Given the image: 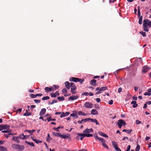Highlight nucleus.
<instances>
[{
    "instance_id": "nucleus-26",
    "label": "nucleus",
    "mask_w": 151,
    "mask_h": 151,
    "mask_svg": "<svg viewBox=\"0 0 151 151\" xmlns=\"http://www.w3.org/2000/svg\"><path fill=\"white\" fill-rule=\"evenodd\" d=\"M68 135H69V136H68V135H62L61 134H60V137H61L62 138H64V139L68 138H69L70 135L69 134H68Z\"/></svg>"
},
{
    "instance_id": "nucleus-19",
    "label": "nucleus",
    "mask_w": 151,
    "mask_h": 151,
    "mask_svg": "<svg viewBox=\"0 0 151 151\" xmlns=\"http://www.w3.org/2000/svg\"><path fill=\"white\" fill-rule=\"evenodd\" d=\"M91 114L94 115L98 114V112L96 109H92L91 111Z\"/></svg>"
},
{
    "instance_id": "nucleus-57",
    "label": "nucleus",
    "mask_w": 151,
    "mask_h": 151,
    "mask_svg": "<svg viewBox=\"0 0 151 151\" xmlns=\"http://www.w3.org/2000/svg\"><path fill=\"white\" fill-rule=\"evenodd\" d=\"M114 148L116 151H121V150L117 146Z\"/></svg>"
},
{
    "instance_id": "nucleus-11",
    "label": "nucleus",
    "mask_w": 151,
    "mask_h": 151,
    "mask_svg": "<svg viewBox=\"0 0 151 151\" xmlns=\"http://www.w3.org/2000/svg\"><path fill=\"white\" fill-rule=\"evenodd\" d=\"M93 131L92 129H86L83 131V133H88L91 132H92Z\"/></svg>"
},
{
    "instance_id": "nucleus-44",
    "label": "nucleus",
    "mask_w": 151,
    "mask_h": 151,
    "mask_svg": "<svg viewBox=\"0 0 151 151\" xmlns=\"http://www.w3.org/2000/svg\"><path fill=\"white\" fill-rule=\"evenodd\" d=\"M140 146L138 144H137V146L135 148V151H139L140 150Z\"/></svg>"
},
{
    "instance_id": "nucleus-64",
    "label": "nucleus",
    "mask_w": 151,
    "mask_h": 151,
    "mask_svg": "<svg viewBox=\"0 0 151 151\" xmlns=\"http://www.w3.org/2000/svg\"><path fill=\"white\" fill-rule=\"evenodd\" d=\"M78 151H88L86 149H82L78 150Z\"/></svg>"
},
{
    "instance_id": "nucleus-45",
    "label": "nucleus",
    "mask_w": 151,
    "mask_h": 151,
    "mask_svg": "<svg viewBox=\"0 0 151 151\" xmlns=\"http://www.w3.org/2000/svg\"><path fill=\"white\" fill-rule=\"evenodd\" d=\"M50 99V97L48 96H46L44 97H43L42 99V100H47Z\"/></svg>"
},
{
    "instance_id": "nucleus-27",
    "label": "nucleus",
    "mask_w": 151,
    "mask_h": 151,
    "mask_svg": "<svg viewBox=\"0 0 151 151\" xmlns=\"http://www.w3.org/2000/svg\"><path fill=\"white\" fill-rule=\"evenodd\" d=\"M132 131V129L127 130V129H124L123 130V132H125L127 133L128 134H130L131 132Z\"/></svg>"
},
{
    "instance_id": "nucleus-32",
    "label": "nucleus",
    "mask_w": 151,
    "mask_h": 151,
    "mask_svg": "<svg viewBox=\"0 0 151 151\" xmlns=\"http://www.w3.org/2000/svg\"><path fill=\"white\" fill-rule=\"evenodd\" d=\"M3 129H9L10 126L7 125H3Z\"/></svg>"
},
{
    "instance_id": "nucleus-1",
    "label": "nucleus",
    "mask_w": 151,
    "mask_h": 151,
    "mask_svg": "<svg viewBox=\"0 0 151 151\" xmlns=\"http://www.w3.org/2000/svg\"><path fill=\"white\" fill-rule=\"evenodd\" d=\"M151 27V21H150L148 19H145L143 21V31L145 32H148L149 30L148 27Z\"/></svg>"
},
{
    "instance_id": "nucleus-3",
    "label": "nucleus",
    "mask_w": 151,
    "mask_h": 151,
    "mask_svg": "<svg viewBox=\"0 0 151 151\" xmlns=\"http://www.w3.org/2000/svg\"><path fill=\"white\" fill-rule=\"evenodd\" d=\"M71 88L70 90V92L72 93L75 94L76 93V91L75 90L76 89V86L75 85V83H71Z\"/></svg>"
},
{
    "instance_id": "nucleus-47",
    "label": "nucleus",
    "mask_w": 151,
    "mask_h": 151,
    "mask_svg": "<svg viewBox=\"0 0 151 151\" xmlns=\"http://www.w3.org/2000/svg\"><path fill=\"white\" fill-rule=\"evenodd\" d=\"M90 119V118H86L85 119H82V120L83 121V122H86L87 121H88Z\"/></svg>"
},
{
    "instance_id": "nucleus-41",
    "label": "nucleus",
    "mask_w": 151,
    "mask_h": 151,
    "mask_svg": "<svg viewBox=\"0 0 151 151\" xmlns=\"http://www.w3.org/2000/svg\"><path fill=\"white\" fill-rule=\"evenodd\" d=\"M112 145L114 146V148L117 146V144L116 142H115L114 141H112Z\"/></svg>"
},
{
    "instance_id": "nucleus-24",
    "label": "nucleus",
    "mask_w": 151,
    "mask_h": 151,
    "mask_svg": "<svg viewBox=\"0 0 151 151\" xmlns=\"http://www.w3.org/2000/svg\"><path fill=\"white\" fill-rule=\"evenodd\" d=\"M36 130L35 129H32V130H26L24 131V132L26 131L28 132L31 135H32L33 134V133L35 132Z\"/></svg>"
},
{
    "instance_id": "nucleus-53",
    "label": "nucleus",
    "mask_w": 151,
    "mask_h": 151,
    "mask_svg": "<svg viewBox=\"0 0 151 151\" xmlns=\"http://www.w3.org/2000/svg\"><path fill=\"white\" fill-rule=\"evenodd\" d=\"M89 93L88 92H84L82 94V95H85L86 96H87L88 95Z\"/></svg>"
},
{
    "instance_id": "nucleus-20",
    "label": "nucleus",
    "mask_w": 151,
    "mask_h": 151,
    "mask_svg": "<svg viewBox=\"0 0 151 151\" xmlns=\"http://www.w3.org/2000/svg\"><path fill=\"white\" fill-rule=\"evenodd\" d=\"M89 120H90L92 122L96 123V124L99 125V123L97 122V121L96 119H91L90 118Z\"/></svg>"
},
{
    "instance_id": "nucleus-8",
    "label": "nucleus",
    "mask_w": 151,
    "mask_h": 151,
    "mask_svg": "<svg viewBox=\"0 0 151 151\" xmlns=\"http://www.w3.org/2000/svg\"><path fill=\"white\" fill-rule=\"evenodd\" d=\"M70 114V112H67L65 113L64 112H62V114L60 115V117L61 118L64 117H65L68 115Z\"/></svg>"
},
{
    "instance_id": "nucleus-48",
    "label": "nucleus",
    "mask_w": 151,
    "mask_h": 151,
    "mask_svg": "<svg viewBox=\"0 0 151 151\" xmlns=\"http://www.w3.org/2000/svg\"><path fill=\"white\" fill-rule=\"evenodd\" d=\"M102 145L105 148L109 149L108 146L104 142H103Z\"/></svg>"
},
{
    "instance_id": "nucleus-59",
    "label": "nucleus",
    "mask_w": 151,
    "mask_h": 151,
    "mask_svg": "<svg viewBox=\"0 0 151 151\" xmlns=\"http://www.w3.org/2000/svg\"><path fill=\"white\" fill-rule=\"evenodd\" d=\"M53 87L54 88H55V89L58 88L59 87V86L58 85H54L53 86Z\"/></svg>"
},
{
    "instance_id": "nucleus-4",
    "label": "nucleus",
    "mask_w": 151,
    "mask_h": 151,
    "mask_svg": "<svg viewBox=\"0 0 151 151\" xmlns=\"http://www.w3.org/2000/svg\"><path fill=\"white\" fill-rule=\"evenodd\" d=\"M117 124L118 127L121 128L122 126H126V123L122 119H120L117 122Z\"/></svg>"
},
{
    "instance_id": "nucleus-35",
    "label": "nucleus",
    "mask_w": 151,
    "mask_h": 151,
    "mask_svg": "<svg viewBox=\"0 0 151 151\" xmlns=\"http://www.w3.org/2000/svg\"><path fill=\"white\" fill-rule=\"evenodd\" d=\"M70 116H72L73 117H75V118H78V116L77 115L74 113L71 114Z\"/></svg>"
},
{
    "instance_id": "nucleus-31",
    "label": "nucleus",
    "mask_w": 151,
    "mask_h": 151,
    "mask_svg": "<svg viewBox=\"0 0 151 151\" xmlns=\"http://www.w3.org/2000/svg\"><path fill=\"white\" fill-rule=\"evenodd\" d=\"M45 89L46 92L47 93L49 91H51L52 90L51 88H49L48 87H46Z\"/></svg>"
},
{
    "instance_id": "nucleus-63",
    "label": "nucleus",
    "mask_w": 151,
    "mask_h": 151,
    "mask_svg": "<svg viewBox=\"0 0 151 151\" xmlns=\"http://www.w3.org/2000/svg\"><path fill=\"white\" fill-rule=\"evenodd\" d=\"M113 100H111L109 102V104H110V105H111L112 104H113Z\"/></svg>"
},
{
    "instance_id": "nucleus-43",
    "label": "nucleus",
    "mask_w": 151,
    "mask_h": 151,
    "mask_svg": "<svg viewBox=\"0 0 151 151\" xmlns=\"http://www.w3.org/2000/svg\"><path fill=\"white\" fill-rule=\"evenodd\" d=\"M78 80H77V82H79L81 84H82L83 83V82L84 81V79H81L78 78Z\"/></svg>"
},
{
    "instance_id": "nucleus-42",
    "label": "nucleus",
    "mask_w": 151,
    "mask_h": 151,
    "mask_svg": "<svg viewBox=\"0 0 151 151\" xmlns=\"http://www.w3.org/2000/svg\"><path fill=\"white\" fill-rule=\"evenodd\" d=\"M139 33L141 34L143 37H145L146 36V33L143 31L139 32Z\"/></svg>"
},
{
    "instance_id": "nucleus-33",
    "label": "nucleus",
    "mask_w": 151,
    "mask_h": 151,
    "mask_svg": "<svg viewBox=\"0 0 151 151\" xmlns=\"http://www.w3.org/2000/svg\"><path fill=\"white\" fill-rule=\"evenodd\" d=\"M0 151H7L6 148L2 146H0Z\"/></svg>"
},
{
    "instance_id": "nucleus-22",
    "label": "nucleus",
    "mask_w": 151,
    "mask_h": 151,
    "mask_svg": "<svg viewBox=\"0 0 151 151\" xmlns=\"http://www.w3.org/2000/svg\"><path fill=\"white\" fill-rule=\"evenodd\" d=\"M131 104H133V108L136 107L138 106V104H137L136 102L135 101H132L131 102Z\"/></svg>"
},
{
    "instance_id": "nucleus-6",
    "label": "nucleus",
    "mask_w": 151,
    "mask_h": 151,
    "mask_svg": "<svg viewBox=\"0 0 151 151\" xmlns=\"http://www.w3.org/2000/svg\"><path fill=\"white\" fill-rule=\"evenodd\" d=\"M84 106L86 108H91L93 107V105L91 103L87 102L85 103Z\"/></svg>"
},
{
    "instance_id": "nucleus-10",
    "label": "nucleus",
    "mask_w": 151,
    "mask_h": 151,
    "mask_svg": "<svg viewBox=\"0 0 151 151\" xmlns=\"http://www.w3.org/2000/svg\"><path fill=\"white\" fill-rule=\"evenodd\" d=\"M78 98V96L77 95L70 96L68 99V100L70 101V100H73L76 99Z\"/></svg>"
},
{
    "instance_id": "nucleus-13",
    "label": "nucleus",
    "mask_w": 151,
    "mask_h": 151,
    "mask_svg": "<svg viewBox=\"0 0 151 151\" xmlns=\"http://www.w3.org/2000/svg\"><path fill=\"white\" fill-rule=\"evenodd\" d=\"M78 79V78L72 77L70 78L69 80L70 81H73L75 82H77V80Z\"/></svg>"
},
{
    "instance_id": "nucleus-56",
    "label": "nucleus",
    "mask_w": 151,
    "mask_h": 151,
    "mask_svg": "<svg viewBox=\"0 0 151 151\" xmlns=\"http://www.w3.org/2000/svg\"><path fill=\"white\" fill-rule=\"evenodd\" d=\"M136 122L137 124H139L141 123V122L138 120H136Z\"/></svg>"
},
{
    "instance_id": "nucleus-34",
    "label": "nucleus",
    "mask_w": 151,
    "mask_h": 151,
    "mask_svg": "<svg viewBox=\"0 0 151 151\" xmlns=\"http://www.w3.org/2000/svg\"><path fill=\"white\" fill-rule=\"evenodd\" d=\"M27 110L26 111V112L24 113V114H23V115L24 116H30V115H31V114H32V113H31V112H29V113H28V112H27Z\"/></svg>"
},
{
    "instance_id": "nucleus-15",
    "label": "nucleus",
    "mask_w": 151,
    "mask_h": 151,
    "mask_svg": "<svg viewBox=\"0 0 151 151\" xmlns=\"http://www.w3.org/2000/svg\"><path fill=\"white\" fill-rule=\"evenodd\" d=\"M60 94L58 91H56L55 93H51L50 95L52 97H55L56 95H59Z\"/></svg>"
},
{
    "instance_id": "nucleus-29",
    "label": "nucleus",
    "mask_w": 151,
    "mask_h": 151,
    "mask_svg": "<svg viewBox=\"0 0 151 151\" xmlns=\"http://www.w3.org/2000/svg\"><path fill=\"white\" fill-rule=\"evenodd\" d=\"M80 134L79 133H77V135H78L76 137V139L77 140H79L80 139V138H81V137L82 136H81V135L80 134Z\"/></svg>"
},
{
    "instance_id": "nucleus-2",
    "label": "nucleus",
    "mask_w": 151,
    "mask_h": 151,
    "mask_svg": "<svg viewBox=\"0 0 151 151\" xmlns=\"http://www.w3.org/2000/svg\"><path fill=\"white\" fill-rule=\"evenodd\" d=\"M11 146L13 149L16 150L17 149L24 150V145H21L15 144H12Z\"/></svg>"
},
{
    "instance_id": "nucleus-49",
    "label": "nucleus",
    "mask_w": 151,
    "mask_h": 151,
    "mask_svg": "<svg viewBox=\"0 0 151 151\" xmlns=\"http://www.w3.org/2000/svg\"><path fill=\"white\" fill-rule=\"evenodd\" d=\"M62 92L63 93H67L68 92V91L66 88H64L62 90Z\"/></svg>"
},
{
    "instance_id": "nucleus-25",
    "label": "nucleus",
    "mask_w": 151,
    "mask_h": 151,
    "mask_svg": "<svg viewBox=\"0 0 151 151\" xmlns=\"http://www.w3.org/2000/svg\"><path fill=\"white\" fill-rule=\"evenodd\" d=\"M31 138L32 139V140L34 141L37 144H38L39 143H41L42 142V141L40 140H37L36 139H34L32 138V137Z\"/></svg>"
},
{
    "instance_id": "nucleus-7",
    "label": "nucleus",
    "mask_w": 151,
    "mask_h": 151,
    "mask_svg": "<svg viewBox=\"0 0 151 151\" xmlns=\"http://www.w3.org/2000/svg\"><path fill=\"white\" fill-rule=\"evenodd\" d=\"M107 87H103L99 89V90L96 93V94H100L101 93V91H104L107 89Z\"/></svg>"
},
{
    "instance_id": "nucleus-38",
    "label": "nucleus",
    "mask_w": 151,
    "mask_h": 151,
    "mask_svg": "<svg viewBox=\"0 0 151 151\" xmlns=\"http://www.w3.org/2000/svg\"><path fill=\"white\" fill-rule=\"evenodd\" d=\"M57 99L59 101H64L65 100V98L63 96L58 97Z\"/></svg>"
},
{
    "instance_id": "nucleus-30",
    "label": "nucleus",
    "mask_w": 151,
    "mask_h": 151,
    "mask_svg": "<svg viewBox=\"0 0 151 151\" xmlns=\"http://www.w3.org/2000/svg\"><path fill=\"white\" fill-rule=\"evenodd\" d=\"M47 120L48 122H49L51 121H55L56 120V119H52L51 117L50 116H49L48 118H47Z\"/></svg>"
},
{
    "instance_id": "nucleus-5",
    "label": "nucleus",
    "mask_w": 151,
    "mask_h": 151,
    "mask_svg": "<svg viewBox=\"0 0 151 151\" xmlns=\"http://www.w3.org/2000/svg\"><path fill=\"white\" fill-rule=\"evenodd\" d=\"M81 135V136H82L81 137V138H80V139L81 140H82L85 137H93V135L92 134H87V133H83L82 134H80Z\"/></svg>"
},
{
    "instance_id": "nucleus-51",
    "label": "nucleus",
    "mask_w": 151,
    "mask_h": 151,
    "mask_svg": "<svg viewBox=\"0 0 151 151\" xmlns=\"http://www.w3.org/2000/svg\"><path fill=\"white\" fill-rule=\"evenodd\" d=\"M60 127L59 126V127H58L57 128L54 127L53 129L55 130V131H59L58 129H60Z\"/></svg>"
},
{
    "instance_id": "nucleus-18",
    "label": "nucleus",
    "mask_w": 151,
    "mask_h": 151,
    "mask_svg": "<svg viewBox=\"0 0 151 151\" xmlns=\"http://www.w3.org/2000/svg\"><path fill=\"white\" fill-rule=\"evenodd\" d=\"M95 138L99 140L100 141H101L102 142H105V140L102 138H99L97 136H95Z\"/></svg>"
},
{
    "instance_id": "nucleus-52",
    "label": "nucleus",
    "mask_w": 151,
    "mask_h": 151,
    "mask_svg": "<svg viewBox=\"0 0 151 151\" xmlns=\"http://www.w3.org/2000/svg\"><path fill=\"white\" fill-rule=\"evenodd\" d=\"M12 134H13L12 133H9L8 134H5L4 136L5 137L7 138L10 135Z\"/></svg>"
},
{
    "instance_id": "nucleus-9",
    "label": "nucleus",
    "mask_w": 151,
    "mask_h": 151,
    "mask_svg": "<svg viewBox=\"0 0 151 151\" xmlns=\"http://www.w3.org/2000/svg\"><path fill=\"white\" fill-rule=\"evenodd\" d=\"M150 68H149L148 67H143L142 72L143 73H146Z\"/></svg>"
},
{
    "instance_id": "nucleus-23",
    "label": "nucleus",
    "mask_w": 151,
    "mask_h": 151,
    "mask_svg": "<svg viewBox=\"0 0 151 151\" xmlns=\"http://www.w3.org/2000/svg\"><path fill=\"white\" fill-rule=\"evenodd\" d=\"M90 84L92 86H94L96 84V81L95 79H93L90 81Z\"/></svg>"
},
{
    "instance_id": "nucleus-12",
    "label": "nucleus",
    "mask_w": 151,
    "mask_h": 151,
    "mask_svg": "<svg viewBox=\"0 0 151 151\" xmlns=\"http://www.w3.org/2000/svg\"><path fill=\"white\" fill-rule=\"evenodd\" d=\"M65 85L68 89H69L71 87V83H69L68 81H66L65 83Z\"/></svg>"
},
{
    "instance_id": "nucleus-21",
    "label": "nucleus",
    "mask_w": 151,
    "mask_h": 151,
    "mask_svg": "<svg viewBox=\"0 0 151 151\" xmlns=\"http://www.w3.org/2000/svg\"><path fill=\"white\" fill-rule=\"evenodd\" d=\"M99 135L103 137H105L106 138H107L108 137V136L107 135L104 133L101 132H99Z\"/></svg>"
},
{
    "instance_id": "nucleus-61",
    "label": "nucleus",
    "mask_w": 151,
    "mask_h": 151,
    "mask_svg": "<svg viewBox=\"0 0 151 151\" xmlns=\"http://www.w3.org/2000/svg\"><path fill=\"white\" fill-rule=\"evenodd\" d=\"M96 100L97 102L99 103L101 101V99L99 98H97L96 99Z\"/></svg>"
},
{
    "instance_id": "nucleus-17",
    "label": "nucleus",
    "mask_w": 151,
    "mask_h": 151,
    "mask_svg": "<svg viewBox=\"0 0 151 151\" xmlns=\"http://www.w3.org/2000/svg\"><path fill=\"white\" fill-rule=\"evenodd\" d=\"M27 136V135H24L23 134H20L18 136L19 138L21 139H25V137Z\"/></svg>"
},
{
    "instance_id": "nucleus-55",
    "label": "nucleus",
    "mask_w": 151,
    "mask_h": 151,
    "mask_svg": "<svg viewBox=\"0 0 151 151\" xmlns=\"http://www.w3.org/2000/svg\"><path fill=\"white\" fill-rule=\"evenodd\" d=\"M34 101L35 103H40V101L39 100L35 99Z\"/></svg>"
},
{
    "instance_id": "nucleus-62",
    "label": "nucleus",
    "mask_w": 151,
    "mask_h": 151,
    "mask_svg": "<svg viewBox=\"0 0 151 151\" xmlns=\"http://www.w3.org/2000/svg\"><path fill=\"white\" fill-rule=\"evenodd\" d=\"M140 14L141 13L140 9H138V15L139 17L140 16Z\"/></svg>"
},
{
    "instance_id": "nucleus-16",
    "label": "nucleus",
    "mask_w": 151,
    "mask_h": 151,
    "mask_svg": "<svg viewBox=\"0 0 151 151\" xmlns=\"http://www.w3.org/2000/svg\"><path fill=\"white\" fill-rule=\"evenodd\" d=\"M12 139L13 141H16L17 142H20V140L18 136L14 137L12 138Z\"/></svg>"
},
{
    "instance_id": "nucleus-40",
    "label": "nucleus",
    "mask_w": 151,
    "mask_h": 151,
    "mask_svg": "<svg viewBox=\"0 0 151 151\" xmlns=\"http://www.w3.org/2000/svg\"><path fill=\"white\" fill-rule=\"evenodd\" d=\"M57 100H52L51 102H48V104H53L55 103H56L57 102Z\"/></svg>"
},
{
    "instance_id": "nucleus-60",
    "label": "nucleus",
    "mask_w": 151,
    "mask_h": 151,
    "mask_svg": "<svg viewBox=\"0 0 151 151\" xmlns=\"http://www.w3.org/2000/svg\"><path fill=\"white\" fill-rule=\"evenodd\" d=\"M151 94L149 92H145L144 93V95L145 96L146 95H148V96H150L151 95Z\"/></svg>"
},
{
    "instance_id": "nucleus-28",
    "label": "nucleus",
    "mask_w": 151,
    "mask_h": 151,
    "mask_svg": "<svg viewBox=\"0 0 151 151\" xmlns=\"http://www.w3.org/2000/svg\"><path fill=\"white\" fill-rule=\"evenodd\" d=\"M25 143L26 144H28L29 145L32 147H34L35 146L34 145L32 142H28L27 141H26L25 142Z\"/></svg>"
},
{
    "instance_id": "nucleus-46",
    "label": "nucleus",
    "mask_w": 151,
    "mask_h": 151,
    "mask_svg": "<svg viewBox=\"0 0 151 151\" xmlns=\"http://www.w3.org/2000/svg\"><path fill=\"white\" fill-rule=\"evenodd\" d=\"M51 139L50 138V137L49 134H47V138L46 141L48 142H49Z\"/></svg>"
},
{
    "instance_id": "nucleus-50",
    "label": "nucleus",
    "mask_w": 151,
    "mask_h": 151,
    "mask_svg": "<svg viewBox=\"0 0 151 151\" xmlns=\"http://www.w3.org/2000/svg\"><path fill=\"white\" fill-rule=\"evenodd\" d=\"M142 65V62L141 61H138V62L137 63V66H141Z\"/></svg>"
},
{
    "instance_id": "nucleus-14",
    "label": "nucleus",
    "mask_w": 151,
    "mask_h": 151,
    "mask_svg": "<svg viewBox=\"0 0 151 151\" xmlns=\"http://www.w3.org/2000/svg\"><path fill=\"white\" fill-rule=\"evenodd\" d=\"M46 111V109L45 108L42 109L40 112V116H42L45 114Z\"/></svg>"
},
{
    "instance_id": "nucleus-36",
    "label": "nucleus",
    "mask_w": 151,
    "mask_h": 151,
    "mask_svg": "<svg viewBox=\"0 0 151 151\" xmlns=\"http://www.w3.org/2000/svg\"><path fill=\"white\" fill-rule=\"evenodd\" d=\"M78 114L79 115H81L82 116H86L87 114H85L82 111H78Z\"/></svg>"
},
{
    "instance_id": "nucleus-37",
    "label": "nucleus",
    "mask_w": 151,
    "mask_h": 151,
    "mask_svg": "<svg viewBox=\"0 0 151 151\" xmlns=\"http://www.w3.org/2000/svg\"><path fill=\"white\" fill-rule=\"evenodd\" d=\"M126 69V68H120V69H119L118 70H117L116 71L114 72V74L116 76V74H117L119 72V71L121 70L124 69Z\"/></svg>"
},
{
    "instance_id": "nucleus-39",
    "label": "nucleus",
    "mask_w": 151,
    "mask_h": 151,
    "mask_svg": "<svg viewBox=\"0 0 151 151\" xmlns=\"http://www.w3.org/2000/svg\"><path fill=\"white\" fill-rule=\"evenodd\" d=\"M53 135H54L55 136L59 137H60V134H61L60 133L57 132H53Z\"/></svg>"
},
{
    "instance_id": "nucleus-54",
    "label": "nucleus",
    "mask_w": 151,
    "mask_h": 151,
    "mask_svg": "<svg viewBox=\"0 0 151 151\" xmlns=\"http://www.w3.org/2000/svg\"><path fill=\"white\" fill-rule=\"evenodd\" d=\"M30 96L32 98H35L36 97V94L35 95L33 94H31Z\"/></svg>"
},
{
    "instance_id": "nucleus-58",
    "label": "nucleus",
    "mask_w": 151,
    "mask_h": 151,
    "mask_svg": "<svg viewBox=\"0 0 151 151\" xmlns=\"http://www.w3.org/2000/svg\"><path fill=\"white\" fill-rule=\"evenodd\" d=\"M130 149V145H128L127 147V150L126 151H129Z\"/></svg>"
}]
</instances>
